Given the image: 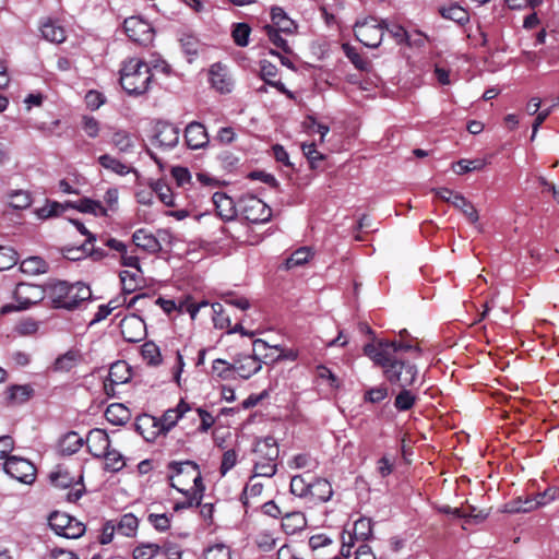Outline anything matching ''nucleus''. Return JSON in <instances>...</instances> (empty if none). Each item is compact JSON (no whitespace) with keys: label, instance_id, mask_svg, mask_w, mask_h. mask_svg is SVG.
<instances>
[{"label":"nucleus","instance_id":"5","mask_svg":"<svg viewBox=\"0 0 559 559\" xmlns=\"http://www.w3.org/2000/svg\"><path fill=\"white\" fill-rule=\"evenodd\" d=\"M47 297V286L20 283L14 290V298L16 305H5L2 307L1 312L8 313L12 310H25L32 305L41 301Z\"/></svg>","mask_w":559,"mask_h":559},{"label":"nucleus","instance_id":"58","mask_svg":"<svg viewBox=\"0 0 559 559\" xmlns=\"http://www.w3.org/2000/svg\"><path fill=\"white\" fill-rule=\"evenodd\" d=\"M162 250L158 238L152 234H144L142 229V251L155 254Z\"/></svg>","mask_w":559,"mask_h":559},{"label":"nucleus","instance_id":"50","mask_svg":"<svg viewBox=\"0 0 559 559\" xmlns=\"http://www.w3.org/2000/svg\"><path fill=\"white\" fill-rule=\"evenodd\" d=\"M389 395V389L385 384L370 388L365 392L364 400L369 403H380Z\"/></svg>","mask_w":559,"mask_h":559},{"label":"nucleus","instance_id":"6","mask_svg":"<svg viewBox=\"0 0 559 559\" xmlns=\"http://www.w3.org/2000/svg\"><path fill=\"white\" fill-rule=\"evenodd\" d=\"M240 214L250 223L262 224L271 219L272 210L261 199L248 194L238 201Z\"/></svg>","mask_w":559,"mask_h":559},{"label":"nucleus","instance_id":"9","mask_svg":"<svg viewBox=\"0 0 559 559\" xmlns=\"http://www.w3.org/2000/svg\"><path fill=\"white\" fill-rule=\"evenodd\" d=\"M4 472L12 478L29 485L36 478V468L32 462L26 459L12 455L3 464Z\"/></svg>","mask_w":559,"mask_h":559},{"label":"nucleus","instance_id":"11","mask_svg":"<svg viewBox=\"0 0 559 559\" xmlns=\"http://www.w3.org/2000/svg\"><path fill=\"white\" fill-rule=\"evenodd\" d=\"M140 71V59L131 58L128 60L122 69L120 70V84L121 87L129 95H138L139 94V76L138 72Z\"/></svg>","mask_w":559,"mask_h":559},{"label":"nucleus","instance_id":"51","mask_svg":"<svg viewBox=\"0 0 559 559\" xmlns=\"http://www.w3.org/2000/svg\"><path fill=\"white\" fill-rule=\"evenodd\" d=\"M374 345H391L392 347V356L393 357H403L402 356V352H408V350H415L417 352L418 354H420V348L418 346H413L411 344H407V343H403V342H396V341H379L377 342Z\"/></svg>","mask_w":559,"mask_h":559},{"label":"nucleus","instance_id":"41","mask_svg":"<svg viewBox=\"0 0 559 559\" xmlns=\"http://www.w3.org/2000/svg\"><path fill=\"white\" fill-rule=\"evenodd\" d=\"M68 207H70V202H67L64 204L56 202V201L47 202L46 205H44L43 207H40L36 211V214L39 218L46 219V218H50L53 216H58L59 214L64 212V210Z\"/></svg>","mask_w":559,"mask_h":559},{"label":"nucleus","instance_id":"62","mask_svg":"<svg viewBox=\"0 0 559 559\" xmlns=\"http://www.w3.org/2000/svg\"><path fill=\"white\" fill-rule=\"evenodd\" d=\"M384 31H386L395 40L397 44L408 43L409 36L405 28L401 25H389L386 22V26H384Z\"/></svg>","mask_w":559,"mask_h":559},{"label":"nucleus","instance_id":"19","mask_svg":"<svg viewBox=\"0 0 559 559\" xmlns=\"http://www.w3.org/2000/svg\"><path fill=\"white\" fill-rule=\"evenodd\" d=\"M120 281L123 292L122 304L126 305L127 309H131L135 302L140 299V294H134L138 290V280L129 278V271L120 272Z\"/></svg>","mask_w":559,"mask_h":559},{"label":"nucleus","instance_id":"63","mask_svg":"<svg viewBox=\"0 0 559 559\" xmlns=\"http://www.w3.org/2000/svg\"><path fill=\"white\" fill-rule=\"evenodd\" d=\"M237 453L235 450H228L224 452L222 463L219 467L221 474L224 476L229 472L237 463Z\"/></svg>","mask_w":559,"mask_h":559},{"label":"nucleus","instance_id":"20","mask_svg":"<svg viewBox=\"0 0 559 559\" xmlns=\"http://www.w3.org/2000/svg\"><path fill=\"white\" fill-rule=\"evenodd\" d=\"M211 85L221 93L231 91V81L226 73V69L221 63H214L210 69Z\"/></svg>","mask_w":559,"mask_h":559},{"label":"nucleus","instance_id":"40","mask_svg":"<svg viewBox=\"0 0 559 559\" xmlns=\"http://www.w3.org/2000/svg\"><path fill=\"white\" fill-rule=\"evenodd\" d=\"M33 388L28 384L12 385L8 389L9 400L16 404H21L29 400L33 395Z\"/></svg>","mask_w":559,"mask_h":559},{"label":"nucleus","instance_id":"3","mask_svg":"<svg viewBox=\"0 0 559 559\" xmlns=\"http://www.w3.org/2000/svg\"><path fill=\"white\" fill-rule=\"evenodd\" d=\"M169 469L175 471L177 476L180 474H189L191 475V480L193 487L191 489H186L185 487L178 486L176 483H171L170 486L177 489L179 492L186 496V500L182 502H177L174 507L175 511H180L183 509H189L194 506H199L203 498V492L205 490V486L202 480V475L199 468V465L193 461H185V462H176L171 461L168 464Z\"/></svg>","mask_w":559,"mask_h":559},{"label":"nucleus","instance_id":"35","mask_svg":"<svg viewBox=\"0 0 559 559\" xmlns=\"http://www.w3.org/2000/svg\"><path fill=\"white\" fill-rule=\"evenodd\" d=\"M20 270L28 275H37L47 272V263L39 257H29L20 264Z\"/></svg>","mask_w":559,"mask_h":559},{"label":"nucleus","instance_id":"7","mask_svg":"<svg viewBox=\"0 0 559 559\" xmlns=\"http://www.w3.org/2000/svg\"><path fill=\"white\" fill-rule=\"evenodd\" d=\"M151 143L162 150L176 147L180 139V129L171 122L158 120L150 130Z\"/></svg>","mask_w":559,"mask_h":559},{"label":"nucleus","instance_id":"33","mask_svg":"<svg viewBox=\"0 0 559 559\" xmlns=\"http://www.w3.org/2000/svg\"><path fill=\"white\" fill-rule=\"evenodd\" d=\"M536 509V502L532 497H527L523 499L522 497H518L503 506V512L507 513H520V512H530Z\"/></svg>","mask_w":559,"mask_h":559},{"label":"nucleus","instance_id":"52","mask_svg":"<svg viewBox=\"0 0 559 559\" xmlns=\"http://www.w3.org/2000/svg\"><path fill=\"white\" fill-rule=\"evenodd\" d=\"M102 457L105 460L106 468L111 472H118L124 465L122 455L116 450H108Z\"/></svg>","mask_w":559,"mask_h":559},{"label":"nucleus","instance_id":"34","mask_svg":"<svg viewBox=\"0 0 559 559\" xmlns=\"http://www.w3.org/2000/svg\"><path fill=\"white\" fill-rule=\"evenodd\" d=\"M139 519L133 513H126L117 524V532L123 536H135L139 527Z\"/></svg>","mask_w":559,"mask_h":559},{"label":"nucleus","instance_id":"13","mask_svg":"<svg viewBox=\"0 0 559 559\" xmlns=\"http://www.w3.org/2000/svg\"><path fill=\"white\" fill-rule=\"evenodd\" d=\"M185 140L189 148L199 150L207 146L209 134L205 127L198 121H192L185 129Z\"/></svg>","mask_w":559,"mask_h":559},{"label":"nucleus","instance_id":"43","mask_svg":"<svg viewBox=\"0 0 559 559\" xmlns=\"http://www.w3.org/2000/svg\"><path fill=\"white\" fill-rule=\"evenodd\" d=\"M98 163L106 169H109L118 175H126L131 171L127 165L122 164L120 160L115 157L105 154L98 157Z\"/></svg>","mask_w":559,"mask_h":559},{"label":"nucleus","instance_id":"42","mask_svg":"<svg viewBox=\"0 0 559 559\" xmlns=\"http://www.w3.org/2000/svg\"><path fill=\"white\" fill-rule=\"evenodd\" d=\"M10 205L15 210L27 209L32 204L31 194L25 190H14L8 193Z\"/></svg>","mask_w":559,"mask_h":559},{"label":"nucleus","instance_id":"27","mask_svg":"<svg viewBox=\"0 0 559 559\" xmlns=\"http://www.w3.org/2000/svg\"><path fill=\"white\" fill-rule=\"evenodd\" d=\"M307 525V520L301 512H290L283 516L282 527L286 534L293 535L302 531Z\"/></svg>","mask_w":559,"mask_h":559},{"label":"nucleus","instance_id":"23","mask_svg":"<svg viewBox=\"0 0 559 559\" xmlns=\"http://www.w3.org/2000/svg\"><path fill=\"white\" fill-rule=\"evenodd\" d=\"M140 317L136 313L126 316L120 322V329L123 337L128 342L136 343L139 337Z\"/></svg>","mask_w":559,"mask_h":559},{"label":"nucleus","instance_id":"8","mask_svg":"<svg viewBox=\"0 0 559 559\" xmlns=\"http://www.w3.org/2000/svg\"><path fill=\"white\" fill-rule=\"evenodd\" d=\"M188 411H190V406L180 400L175 408L167 409L160 418L142 413V425L159 427V431L167 433Z\"/></svg>","mask_w":559,"mask_h":559},{"label":"nucleus","instance_id":"16","mask_svg":"<svg viewBox=\"0 0 559 559\" xmlns=\"http://www.w3.org/2000/svg\"><path fill=\"white\" fill-rule=\"evenodd\" d=\"M86 445L93 456L102 457L109 450V437L102 429H92L86 437Z\"/></svg>","mask_w":559,"mask_h":559},{"label":"nucleus","instance_id":"49","mask_svg":"<svg viewBox=\"0 0 559 559\" xmlns=\"http://www.w3.org/2000/svg\"><path fill=\"white\" fill-rule=\"evenodd\" d=\"M204 559H231L230 549L224 544H215L206 548Z\"/></svg>","mask_w":559,"mask_h":559},{"label":"nucleus","instance_id":"48","mask_svg":"<svg viewBox=\"0 0 559 559\" xmlns=\"http://www.w3.org/2000/svg\"><path fill=\"white\" fill-rule=\"evenodd\" d=\"M276 461L258 460L254 464L253 477H273L277 472Z\"/></svg>","mask_w":559,"mask_h":559},{"label":"nucleus","instance_id":"46","mask_svg":"<svg viewBox=\"0 0 559 559\" xmlns=\"http://www.w3.org/2000/svg\"><path fill=\"white\" fill-rule=\"evenodd\" d=\"M19 261L17 252L5 246H0V271L9 270Z\"/></svg>","mask_w":559,"mask_h":559},{"label":"nucleus","instance_id":"1","mask_svg":"<svg viewBox=\"0 0 559 559\" xmlns=\"http://www.w3.org/2000/svg\"><path fill=\"white\" fill-rule=\"evenodd\" d=\"M364 353L382 369L384 378L391 384L399 388H411L416 384L418 367L404 357H393L391 345L368 343L364 346Z\"/></svg>","mask_w":559,"mask_h":559},{"label":"nucleus","instance_id":"56","mask_svg":"<svg viewBox=\"0 0 559 559\" xmlns=\"http://www.w3.org/2000/svg\"><path fill=\"white\" fill-rule=\"evenodd\" d=\"M112 144L121 153H129L134 147V143L131 141L129 134L124 132H116L112 136Z\"/></svg>","mask_w":559,"mask_h":559},{"label":"nucleus","instance_id":"18","mask_svg":"<svg viewBox=\"0 0 559 559\" xmlns=\"http://www.w3.org/2000/svg\"><path fill=\"white\" fill-rule=\"evenodd\" d=\"M83 360V355L79 349H69L62 355H59L52 365L55 372H70Z\"/></svg>","mask_w":559,"mask_h":559},{"label":"nucleus","instance_id":"47","mask_svg":"<svg viewBox=\"0 0 559 559\" xmlns=\"http://www.w3.org/2000/svg\"><path fill=\"white\" fill-rule=\"evenodd\" d=\"M265 33L267 35L269 40L277 48L282 49L284 52L289 53L290 47L286 39H284L281 35V31L276 29L274 26L266 25L264 27Z\"/></svg>","mask_w":559,"mask_h":559},{"label":"nucleus","instance_id":"21","mask_svg":"<svg viewBox=\"0 0 559 559\" xmlns=\"http://www.w3.org/2000/svg\"><path fill=\"white\" fill-rule=\"evenodd\" d=\"M333 496L332 485L324 478L311 481L309 497L313 502H326Z\"/></svg>","mask_w":559,"mask_h":559},{"label":"nucleus","instance_id":"39","mask_svg":"<svg viewBox=\"0 0 559 559\" xmlns=\"http://www.w3.org/2000/svg\"><path fill=\"white\" fill-rule=\"evenodd\" d=\"M312 257V252L309 247H301L295 250L289 258L285 261V267L290 270L296 266L304 265Z\"/></svg>","mask_w":559,"mask_h":559},{"label":"nucleus","instance_id":"53","mask_svg":"<svg viewBox=\"0 0 559 559\" xmlns=\"http://www.w3.org/2000/svg\"><path fill=\"white\" fill-rule=\"evenodd\" d=\"M75 252L90 253L92 257H94L95 260H99L106 255L103 249L93 247L90 248L87 243H83L79 249H69L67 258L71 260H79L81 255H75Z\"/></svg>","mask_w":559,"mask_h":559},{"label":"nucleus","instance_id":"60","mask_svg":"<svg viewBox=\"0 0 559 559\" xmlns=\"http://www.w3.org/2000/svg\"><path fill=\"white\" fill-rule=\"evenodd\" d=\"M147 521L158 532H165L170 526V519L165 513H151L147 516Z\"/></svg>","mask_w":559,"mask_h":559},{"label":"nucleus","instance_id":"57","mask_svg":"<svg viewBox=\"0 0 559 559\" xmlns=\"http://www.w3.org/2000/svg\"><path fill=\"white\" fill-rule=\"evenodd\" d=\"M231 364L224 359H215L212 365L213 372L223 380L231 379L233 368Z\"/></svg>","mask_w":559,"mask_h":559},{"label":"nucleus","instance_id":"31","mask_svg":"<svg viewBox=\"0 0 559 559\" xmlns=\"http://www.w3.org/2000/svg\"><path fill=\"white\" fill-rule=\"evenodd\" d=\"M372 520L369 518H359L355 521L352 534L353 539L366 542L372 536Z\"/></svg>","mask_w":559,"mask_h":559},{"label":"nucleus","instance_id":"14","mask_svg":"<svg viewBox=\"0 0 559 559\" xmlns=\"http://www.w3.org/2000/svg\"><path fill=\"white\" fill-rule=\"evenodd\" d=\"M277 72L278 69L275 64L267 60L260 61V78L265 82V84L275 87L280 93L286 95L289 99H293V92L287 90L282 81L274 80L277 75Z\"/></svg>","mask_w":559,"mask_h":559},{"label":"nucleus","instance_id":"59","mask_svg":"<svg viewBox=\"0 0 559 559\" xmlns=\"http://www.w3.org/2000/svg\"><path fill=\"white\" fill-rule=\"evenodd\" d=\"M123 28L127 36L138 43L139 41V28H140V17L139 16H130L124 20Z\"/></svg>","mask_w":559,"mask_h":559},{"label":"nucleus","instance_id":"28","mask_svg":"<svg viewBox=\"0 0 559 559\" xmlns=\"http://www.w3.org/2000/svg\"><path fill=\"white\" fill-rule=\"evenodd\" d=\"M106 419L112 425H123L130 418L129 409L121 403H112L105 411Z\"/></svg>","mask_w":559,"mask_h":559},{"label":"nucleus","instance_id":"25","mask_svg":"<svg viewBox=\"0 0 559 559\" xmlns=\"http://www.w3.org/2000/svg\"><path fill=\"white\" fill-rule=\"evenodd\" d=\"M83 445V438L75 431L66 433L59 440V452L63 455H72L76 453Z\"/></svg>","mask_w":559,"mask_h":559},{"label":"nucleus","instance_id":"15","mask_svg":"<svg viewBox=\"0 0 559 559\" xmlns=\"http://www.w3.org/2000/svg\"><path fill=\"white\" fill-rule=\"evenodd\" d=\"M142 67L146 68L147 78L145 79V90L157 80L159 74L167 76L170 73V66L158 55H152L147 61L142 60Z\"/></svg>","mask_w":559,"mask_h":559},{"label":"nucleus","instance_id":"2","mask_svg":"<svg viewBox=\"0 0 559 559\" xmlns=\"http://www.w3.org/2000/svg\"><path fill=\"white\" fill-rule=\"evenodd\" d=\"M47 298L53 308L74 310L92 298L91 288L84 283L56 282L47 284Z\"/></svg>","mask_w":559,"mask_h":559},{"label":"nucleus","instance_id":"17","mask_svg":"<svg viewBox=\"0 0 559 559\" xmlns=\"http://www.w3.org/2000/svg\"><path fill=\"white\" fill-rule=\"evenodd\" d=\"M217 214L225 222L236 218L238 210L234 200L224 192H215L212 197Z\"/></svg>","mask_w":559,"mask_h":559},{"label":"nucleus","instance_id":"12","mask_svg":"<svg viewBox=\"0 0 559 559\" xmlns=\"http://www.w3.org/2000/svg\"><path fill=\"white\" fill-rule=\"evenodd\" d=\"M233 373L237 372L241 379H249L258 373L262 368V359L258 356L240 354L231 364Z\"/></svg>","mask_w":559,"mask_h":559},{"label":"nucleus","instance_id":"37","mask_svg":"<svg viewBox=\"0 0 559 559\" xmlns=\"http://www.w3.org/2000/svg\"><path fill=\"white\" fill-rule=\"evenodd\" d=\"M401 389L402 390L395 396L394 407L399 412H406L415 405L417 396L408 388Z\"/></svg>","mask_w":559,"mask_h":559},{"label":"nucleus","instance_id":"10","mask_svg":"<svg viewBox=\"0 0 559 559\" xmlns=\"http://www.w3.org/2000/svg\"><path fill=\"white\" fill-rule=\"evenodd\" d=\"M132 377L131 367L124 360H118L111 364L108 379L104 383L105 392L108 395H115V386L129 382Z\"/></svg>","mask_w":559,"mask_h":559},{"label":"nucleus","instance_id":"64","mask_svg":"<svg viewBox=\"0 0 559 559\" xmlns=\"http://www.w3.org/2000/svg\"><path fill=\"white\" fill-rule=\"evenodd\" d=\"M162 555L165 559H181L182 550L179 545L175 543L167 542L160 547Z\"/></svg>","mask_w":559,"mask_h":559},{"label":"nucleus","instance_id":"45","mask_svg":"<svg viewBox=\"0 0 559 559\" xmlns=\"http://www.w3.org/2000/svg\"><path fill=\"white\" fill-rule=\"evenodd\" d=\"M251 28L247 23H237L234 25L231 36L235 44L239 47H246L249 44Z\"/></svg>","mask_w":559,"mask_h":559},{"label":"nucleus","instance_id":"32","mask_svg":"<svg viewBox=\"0 0 559 559\" xmlns=\"http://www.w3.org/2000/svg\"><path fill=\"white\" fill-rule=\"evenodd\" d=\"M451 204L463 212L471 223H476L479 218L477 210L474 205L461 193H455Z\"/></svg>","mask_w":559,"mask_h":559},{"label":"nucleus","instance_id":"26","mask_svg":"<svg viewBox=\"0 0 559 559\" xmlns=\"http://www.w3.org/2000/svg\"><path fill=\"white\" fill-rule=\"evenodd\" d=\"M272 25L276 29L286 33L293 34L296 29L295 22L287 16L285 11L282 8L275 7L271 11Z\"/></svg>","mask_w":559,"mask_h":559},{"label":"nucleus","instance_id":"38","mask_svg":"<svg viewBox=\"0 0 559 559\" xmlns=\"http://www.w3.org/2000/svg\"><path fill=\"white\" fill-rule=\"evenodd\" d=\"M73 519L67 513L53 512L49 516L48 524L57 535L61 536Z\"/></svg>","mask_w":559,"mask_h":559},{"label":"nucleus","instance_id":"61","mask_svg":"<svg viewBox=\"0 0 559 559\" xmlns=\"http://www.w3.org/2000/svg\"><path fill=\"white\" fill-rule=\"evenodd\" d=\"M257 546L263 551H271L276 546V538L267 532H261L257 535Z\"/></svg>","mask_w":559,"mask_h":559},{"label":"nucleus","instance_id":"36","mask_svg":"<svg viewBox=\"0 0 559 559\" xmlns=\"http://www.w3.org/2000/svg\"><path fill=\"white\" fill-rule=\"evenodd\" d=\"M70 207L76 209L83 213H91L94 215H106L107 210L102 205L99 201H94L91 199H82L75 203L70 202Z\"/></svg>","mask_w":559,"mask_h":559},{"label":"nucleus","instance_id":"24","mask_svg":"<svg viewBox=\"0 0 559 559\" xmlns=\"http://www.w3.org/2000/svg\"><path fill=\"white\" fill-rule=\"evenodd\" d=\"M43 37L55 44H61L66 40V31L56 21L47 20L40 26Z\"/></svg>","mask_w":559,"mask_h":559},{"label":"nucleus","instance_id":"54","mask_svg":"<svg viewBox=\"0 0 559 559\" xmlns=\"http://www.w3.org/2000/svg\"><path fill=\"white\" fill-rule=\"evenodd\" d=\"M344 52L356 69L366 71L369 68V62L362 58L353 47L349 45H343Z\"/></svg>","mask_w":559,"mask_h":559},{"label":"nucleus","instance_id":"44","mask_svg":"<svg viewBox=\"0 0 559 559\" xmlns=\"http://www.w3.org/2000/svg\"><path fill=\"white\" fill-rule=\"evenodd\" d=\"M311 481H308L302 475H296L290 480V492L299 498H308Z\"/></svg>","mask_w":559,"mask_h":559},{"label":"nucleus","instance_id":"22","mask_svg":"<svg viewBox=\"0 0 559 559\" xmlns=\"http://www.w3.org/2000/svg\"><path fill=\"white\" fill-rule=\"evenodd\" d=\"M254 452L259 455V460L276 461L280 450L275 438L266 437L259 440L255 444Z\"/></svg>","mask_w":559,"mask_h":559},{"label":"nucleus","instance_id":"29","mask_svg":"<svg viewBox=\"0 0 559 559\" xmlns=\"http://www.w3.org/2000/svg\"><path fill=\"white\" fill-rule=\"evenodd\" d=\"M142 360L150 367H158L163 364L160 348L153 341H146L142 344Z\"/></svg>","mask_w":559,"mask_h":559},{"label":"nucleus","instance_id":"4","mask_svg":"<svg viewBox=\"0 0 559 559\" xmlns=\"http://www.w3.org/2000/svg\"><path fill=\"white\" fill-rule=\"evenodd\" d=\"M384 26H386V20L368 16L355 22L354 34L356 39L366 47L378 48L383 40Z\"/></svg>","mask_w":559,"mask_h":559},{"label":"nucleus","instance_id":"30","mask_svg":"<svg viewBox=\"0 0 559 559\" xmlns=\"http://www.w3.org/2000/svg\"><path fill=\"white\" fill-rule=\"evenodd\" d=\"M440 14L442 15V17L451 20L457 23L459 25H465L469 21L468 12L456 3L441 8Z\"/></svg>","mask_w":559,"mask_h":559},{"label":"nucleus","instance_id":"55","mask_svg":"<svg viewBox=\"0 0 559 559\" xmlns=\"http://www.w3.org/2000/svg\"><path fill=\"white\" fill-rule=\"evenodd\" d=\"M252 346H253V348H252L251 355L258 356L260 359H261V357H263L264 360H262V362H264V364H267V359L271 360V358L273 357L272 355L264 353L265 350H267V349L278 350L280 349V347L277 345L271 347L265 341H263L261 338L254 340Z\"/></svg>","mask_w":559,"mask_h":559}]
</instances>
